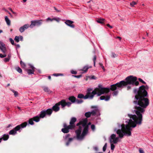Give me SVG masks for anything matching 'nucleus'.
I'll return each instance as SVG.
<instances>
[{
	"label": "nucleus",
	"instance_id": "obj_2",
	"mask_svg": "<svg viewBox=\"0 0 153 153\" xmlns=\"http://www.w3.org/2000/svg\"><path fill=\"white\" fill-rule=\"evenodd\" d=\"M87 119L85 118L80 121L77 123L76 126H79V128L75 131L76 137L77 140H82L85 136L88 134V125L91 124L89 123L87 124Z\"/></svg>",
	"mask_w": 153,
	"mask_h": 153
},
{
	"label": "nucleus",
	"instance_id": "obj_63",
	"mask_svg": "<svg viewBox=\"0 0 153 153\" xmlns=\"http://www.w3.org/2000/svg\"><path fill=\"white\" fill-rule=\"evenodd\" d=\"M7 12L9 14V15H10V16L11 17H13V16L12 15H11V13L9 12L8 11H7Z\"/></svg>",
	"mask_w": 153,
	"mask_h": 153
},
{
	"label": "nucleus",
	"instance_id": "obj_7",
	"mask_svg": "<svg viewBox=\"0 0 153 153\" xmlns=\"http://www.w3.org/2000/svg\"><path fill=\"white\" fill-rule=\"evenodd\" d=\"M91 108L94 109L91 112H90L91 115L92 116H95L96 115L98 116L100 115V110L97 106H92Z\"/></svg>",
	"mask_w": 153,
	"mask_h": 153
},
{
	"label": "nucleus",
	"instance_id": "obj_41",
	"mask_svg": "<svg viewBox=\"0 0 153 153\" xmlns=\"http://www.w3.org/2000/svg\"><path fill=\"white\" fill-rule=\"evenodd\" d=\"M9 40L12 45H14V41L12 39L10 38L9 39Z\"/></svg>",
	"mask_w": 153,
	"mask_h": 153
},
{
	"label": "nucleus",
	"instance_id": "obj_5",
	"mask_svg": "<svg viewBox=\"0 0 153 153\" xmlns=\"http://www.w3.org/2000/svg\"><path fill=\"white\" fill-rule=\"evenodd\" d=\"M71 102H66L65 100H63L56 103L51 109L52 111L53 110L55 112H57L59 110V105H61L62 108H64L66 106L69 107L71 105Z\"/></svg>",
	"mask_w": 153,
	"mask_h": 153
},
{
	"label": "nucleus",
	"instance_id": "obj_56",
	"mask_svg": "<svg viewBox=\"0 0 153 153\" xmlns=\"http://www.w3.org/2000/svg\"><path fill=\"white\" fill-rule=\"evenodd\" d=\"M54 9L56 10V11L57 12H60L61 11L60 10H58V9L55 7H53Z\"/></svg>",
	"mask_w": 153,
	"mask_h": 153
},
{
	"label": "nucleus",
	"instance_id": "obj_59",
	"mask_svg": "<svg viewBox=\"0 0 153 153\" xmlns=\"http://www.w3.org/2000/svg\"><path fill=\"white\" fill-rule=\"evenodd\" d=\"M16 49L19 48L20 47V45L19 44H16Z\"/></svg>",
	"mask_w": 153,
	"mask_h": 153
},
{
	"label": "nucleus",
	"instance_id": "obj_27",
	"mask_svg": "<svg viewBox=\"0 0 153 153\" xmlns=\"http://www.w3.org/2000/svg\"><path fill=\"white\" fill-rule=\"evenodd\" d=\"M83 102V101L82 100H78L76 99V102L77 104H80L82 103Z\"/></svg>",
	"mask_w": 153,
	"mask_h": 153
},
{
	"label": "nucleus",
	"instance_id": "obj_50",
	"mask_svg": "<svg viewBox=\"0 0 153 153\" xmlns=\"http://www.w3.org/2000/svg\"><path fill=\"white\" fill-rule=\"evenodd\" d=\"M118 93V92L117 91H114L113 93V95L114 96H115V95H116Z\"/></svg>",
	"mask_w": 153,
	"mask_h": 153
},
{
	"label": "nucleus",
	"instance_id": "obj_30",
	"mask_svg": "<svg viewBox=\"0 0 153 153\" xmlns=\"http://www.w3.org/2000/svg\"><path fill=\"white\" fill-rule=\"evenodd\" d=\"M16 70L19 73H21L22 72V69L19 67H17L16 68Z\"/></svg>",
	"mask_w": 153,
	"mask_h": 153
},
{
	"label": "nucleus",
	"instance_id": "obj_58",
	"mask_svg": "<svg viewBox=\"0 0 153 153\" xmlns=\"http://www.w3.org/2000/svg\"><path fill=\"white\" fill-rule=\"evenodd\" d=\"M106 25L108 27H109L110 28H112V26H111L109 24H107Z\"/></svg>",
	"mask_w": 153,
	"mask_h": 153
},
{
	"label": "nucleus",
	"instance_id": "obj_8",
	"mask_svg": "<svg viewBox=\"0 0 153 153\" xmlns=\"http://www.w3.org/2000/svg\"><path fill=\"white\" fill-rule=\"evenodd\" d=\"M42 20L32 21L30 27L32 28L35 26H39L42 24Z\"/></svg>",
	"mask_w": 153,
	"mask_h": 153
},
{
	"label": "nucleus",
	"instance_id": "obj_12",
	"mask_svg": "<svg viewBox=\"0 0 153 153\" xmlns=\"http://www.w3.org/2000/svg\"><path fill=\"white\" fill-rule=\"evenodd\" d=\"M76 121V119L75 117H73L71 119L70 122V125H69V126H71V127L73 129L75 127V125L74 124V123Z\"/></svg>",
	"mask_w": 153,
	"mask_h": 153
},
{
	"label": "nucleus",
	"instance_id": "obj_64",
	"mask_svg": "<svg viewBox=\"0 0 153 153\" xmlns=\"http://www.w3.org/2000/svg\"><path fill=\"white\" fill-rule=\"evenodd\" d=\"M12 13H13L15 16H16L17 15V13H16L14 12L13 11Z\"/></svg>",
	"mask_w": 153,
	"mask_h": 153
},
{
	"label": "nucleus",
	"instance_id": "obj_46",
	"mask_svg": "<svg viewBox=\"0 0 153 153\" xmlns=\"http://www.w3.org/2000/svg\"><path fill=\"white\" fill-rule=\"evenodd\" d=\"M91 128L92 130L94 131L95 128V126L94 124L92 125L91 126Z\"/></svg>",
	"mask_w": 153,
	"mask_h": 153
},
{
	"label": "nucleus",
	"instance_id": "obj_54",
	"mask_svg": "<svg viewBox=\"0 0 153 153\" xmlns=\"http://www.w3.org/2000/svg\"><path fill=\"white\" fill-rule=\"evenodd\" d=\"M19 39H20V40L21 41H22L23 40V37L22 36H19Z\"/></svg>",
	"mask_w": 153,
	"mask_h": 153
},
{
	"label": "nucleus",
	"instance_id": "obj_61",
	"mask_svg": "<svg viewBox=\"0 0 153 153\" xmlns=\"http://www.w3.org/2000/svg\"><path fill=\"white\" fill-rule=\"evenodd\" d=\"M12 124H9L8 125V126H7V128H9L10 127L12 126Z\"/></svg>",
	"mask_w": 153,
	"mask_h": 153
},
{
	"label": "nucleus",
	"instance_id": "obj_62",
	"mask_svg": "<svg viewBox=\"0 0 153 153\" xmlns=\"http://www.w3.org/2000/svg\"><path fill=\"white\" fill-rule=\"evenodd\" d=\"M70 143L67 141L66 143V145L67 146H68L69 144H70Z\"/></svg>",
	"mask_w": 153,
	"mask_h": 153
},
{
	"label": "nucleus",
	"instance_id": "obj_28",
	"mask_svg": "<svg viewBox=\"0 0 153 153\" xmlns=\"http://www.w3.org/2000/svg\"><path fill=\"white\" fill-rule=\"evenodd\" d=\"M33 119L31 118L28 121L29 124H30L31 125H33L34 124V122H33Z\"/></svg>",
	"mask_w": 153,
	"mask_h": 153
},
{
	"label": "nucleus",
	"instance_id": "obj_45",
	"mask_svg": "<svg viewBox=\"0 0 153 153\" xmlns=\"http://www.w3.org/2000/svg\"><path fill=\"white\" fill-rule=\"evenodd\" d=\"M10 60L9 57L5 58L4 59V61L5 62H8Z\"/></svg>",
	"mask_w": 153,
	"mask_h": 153
},
{
	"label": "nucleus",
	"instance_id": "obj_13",
	"mask_svg": "<svg viewBox=\"0 0 153 153\" xmlns=\"http://www.w3.org/2000/svg\"><path fill=\"white\" fill-rule=\"evenodd\" d=\"M0 49L2 52L5 53L6 52V48L5 44L2 42H0Z\"/></svg>",
	"mask_w": 153,
	"mask_h": 153
},
{
	"label": "nucleus",
	"instance_id": "obj_18",
	"mask_svg": "<svg viewBox=\"0 0 153 153\" xmlns=\"http://www.w3.org/2000/svg\"><path fill=\"white\" fill-rule=\"evenodd\" d=\"M100 100H104L105 101H108L110 99V96L109 95L102 96L100 97Z\"/></svg>",
	"mask_w": 153,
	"mask_h": 153
},
{
	"label": "nucleus",
	"instance_id": "obj_26",
	"mask_svg": "<svg viewBox=\"0 0 153 153\" xmlns=\"http://www.w3.org/2000/svg\"><path fill=\"white\" fill-rule=\"evenodd\" d=\"M85 115L87 118L90 117L91 115L90 112H88L85 113Z\"/></svg>",
	"mask_w": 153,
	"mask_h": 153
},
{
	"label": "nucleus",
	"instance_id": "obj_51",
	"mask_svg": "<svg viewBox=\"0 0 153 153\" xmlns=\"http://www.w3.org/2000/svg\"><path fill=\"white\" fill-rule=\"evenodd\" d=\"M71 73L72 74H77V72L75 71L72 70L71 71Z\"/></svg>",
	"mask_w": 153,
	"mask_h": 153
},
{
	"label": "nucleus",
	"instance_id": "obj_25",
	"mask_svg": "<svg viewBox=\"0 0 153 153\" xmlns=\"http://www.w3.org/2000/svg\"><path fill=\"white\" fill-rule=\"evenodd\" d=\"M43 89L44 91L45 92H49V93L50 92L49 89L47 87H45V86L44 87H43Z\"/></svg>",
	"mask_w": 153,
	"mask_h": 153
},
{
	"label": "nucleus",
	"instance_id": "obj_47",
	"mask_svg": "<svg viewBox=\"0 0 153 153\" xmlns=\"http://www.w3.org/2000/svg\"><path fill=\"white\" fill-rule=\"evenodd\" d=\"M139 151L140 153H145L143 150L141 148H140L139 149Z\"/></svg>",
	"mask_w": 153,
	"mask_h": 153
},
{
	"label": "nucleus",
	"instance_id": "obj_14",
	"mask_svg": "<svg viewBox=\"0 0 153 153\" xmlns=\"http://www.w3.org/2000/svg\"><path fill=\"white\" fill-rule=\"evenodd\" d=\"M29 27L30 25L29 24L25 25L20 28L19 29V31L21 33H22L25 30L27 29Z\"/></svg>",
	"mask_w": 153,
	"mask_h": 153
},
{
	"label": "nucleus",
	"instance_id": "obj_11",
	"mask_svg": "<svg viewBox=\"0 0 153 153\" xmlns=\"http://www.w3.org/2000/svg\"><path fill=\"white\" fill-rule=\"evenodd\" d=\"M65 23L68 26L72 28H74L75 27V25L72 24L74 22L73 21L69 20H67L65 22Z\"/></svg>",
	"mask_w": 153,
	"mask_h": 153
},
{
	"label": "nucleus",
	"instance_id": "obj_23",
	"mask_svg": "<svg viewBox=\"0 0 153 153\" xmlns=\"http://www.w3.org/2000/svg\"><path fill=\"white\" fill-rule=\"evenodd\" d=\"M119 138L118 137H116L115 139H114L112 140H110V143H113L114 144H116L117 143L118 140Z\"/></svg>",
	"mask_w": 153,
	"mask_h": 153
},
{
	"label": "nucleus",
	"instance_id": "obj_42",
	"mask_svg": "<svg viewBox=\"0 0 153 153\" xmlns=\"http://www.w3.org/2000/svg\"><path fill=\"white\" fill-rule=\"evenodd\" d=\"M138 80L140 82H142L143 84H145L146 83V82L145 81H143L142 79L140 78H139L138 79Z\"/></svg>",
	"mask_w": 153,
	"mask_h": 153
},
{
	"label": "nucleus",
	"instance_id": "obj_53",
	"mask_svg": "<svg viewBox=\"0 0 153 153\" xmlns=\"http://www.w3.org/2000/svg\"><path fill=\"white\" fill-rule=\"evenodd\" d=\"M117 56V55H116V54L114 53H112V57H113V58H114L116 57Z\"/></svg>",
	"mask_w": 153,
	"mask_h": 153
},
{
	"label": "nucleus",
	"instance_id": "obj_35",
	"mask_svg": "<svg viewBox=\"0 0 153 153\" xmlns=\"http://www.w3.org/2000/svg\"><path fill=\"white\" fill-rule=\"evenodd\" d=\"M53 75L56 76H62L63 74H54Z\"/></svg>",
	"mask_w": 153,
	"mask_h": 153
},
{
	"label": "nucleus",
	"instance_id": "obj_24",
	"mask_svg": "<svg viewBox=\"0 0 153 153\" xmlns=\"http://www.w3.org/2000/svg\"><path fill=\"white\" fill-rule=\"evenodd\" d=\"M33 120L36 122H38L40 120V117L38 116H36L33 118Z\"/></svg>",
	"mask_w": 153,
	"mask_h": 153
},
{
	"label": "nucleus",
	"instance_id": "obj_16",
	"mask_svg": "<svg viewBox=\"0 0 153 153\" xmlns=\"http://www.w3.org/2000/svg\"><path fill=\"white\" fill-rule=\"evenodd\" d=\"M27 122H25L22 123L20 125L17 126L16 127H18L19 128V132H20V129L21 128H24L27 125Z\"/></svg>",
	"mask_w": 153,
	"mask_h": 153
},
{
	"label": "nucleus",
	"instance_id": "obj_3",
	"mask_svg": "<svg viewBox=\"0 0 153 153\" xmlns=\"http://www.w3.org/2000/svg\"><path fill=\"white\" fill-rule=\"evenodd\" d=\"M139 82L137 81V78L133 76H130L127 77L125 79V81L122 80L116 84L111 85V88L109 89L112 91H114L117 89L120 88H123L124 86L127 85V84H134L138 85ZM109 91L108 92H109Z\"/></svg>",
	"mask_w": 153,
	"mask_h": 153
},
{
	"label": "nucleus",
	"instance_id": "obj_20",
	"mask_svg": "<svg viewBox=\"0 0 153 153\" xmlns=\"http://www.w3.org/2000/svg\"><path fill=\"white\" fill-rule=\"evenodd\" d=\"M96 21L97 23L103 25L105 22V20L103 18H101L98 19Z\"/></svg>",
	"mask_w": 153,
	"mask_h": 153
},
{
	"label": "nucleus",
	"instance_id": "obj_19",
	"mask_svg": "<svg viewBox=\"0 0 153 153\" xmlns=\"http://www.w3.org/2000/svg\"><path fill=\"white\" fill-rule=\"evenodd\" d=\"M68 99L69 101H71V103H74L75 102L76 100V97L74 96H71L70 97L68 98Z\"/></svg>",
	"mask_w": 153,
	"mask_h": 153
},
{
	"label": "nucleus",
	"instance_id": "obj_17",
	"mask_svg": "<svg viewBox=\"0 0 153 153\" xmlns=\"http://www.w3.org/2000/svg\"><path fill=\"white\" fill-rule=\"evenodd\" d=\"M2 136V137L0 138V143L2 140L6 141L7 140L9 137V135L7 134H4Z\"/></svg>",
	"mask_w": 153,
	"mask_h": 153
},
{
	"label": "nucleus",
	"instance_id": "obj_29",
	"mask_svg": "<svg viewBox=\"0 0 153 153\" xmlns=\"http://www.w3.org/2000/svg\"><path fill=\"white\" fill-rule=\"evenodd\" d=\"M116 135L114 134H112L110 136V138H109V140L110 141V140H112L114 139H115L116 138Z\"/></svg>",
	"mask_w": 153,
	"mask_h": 153
},
{
	"label": "nucleus",
	"instance_id": "obj_60",
	"mask_svg": "<svg viewBox=\"0 0 153 153\" xmlns=\"http://www.w3.org/2000/svg\"><path fill=\"white\" fill-rule=\"evenodd\" d=\"M94 150H95L96 151H97L98 150V148L97 147L95 146V147H94Z\"/></svg>",
	"mask_w": 153,
	"mask_h": 153
},
{
	"label": "nucleus",
	"instance_id": "obj_36",
	"mask_svg": "<svg viewBox=\"0 0 153 153\" xmlns=\"http://www.w3.org/2000/svg\"><path fill=\"white\" fill-rule=\"evenodd\" d=\"M11 91L14 93V95L15 97H16L18 96V93L17 91H15L13 90H11Z\"/></svg>",
	"mask_w": 153,
	"mask_h": 153
},
{
	"label": "nucleus",
	"instance_id": "obj_1",
	"mask_svg": "<svg viewBox=\"0 0 153 153\" xmlns=\"http://www.w3.org/2000/svg\"><path fill=\"white\" fill-rule=\"evenodd\" d=\"M134 93L136 94L134 100L133 102L134 105L135 113L137 114L132 115L128 114V116L130 118L128 121H126L128 124L125 126L124 124L119 125L121 129H117L116 128L114 130L116 131L117 134L119 135L120 138H123L124 135L129 136L131 135V127L134 128L136 126V124L140 125L142 120V115L141 113H143L146 108L149 104L148 99L145 97L147 96L148 93L146 90V87L144 85L140 86L139 89H135L133 90Z\"/></svg>",
	"mask_w": 153,
	"mask_h": 153
},
{
	"label": "nucleus",
	"instance_id": "obj_44",
	"mask_svg": "<svg viewBox=\"0 0 153 153\" xmlns=\"http://www.w3.org/2000/svg\"><path fill=\"white\" fill-rule=\"evenodd\" d=\"M115 147V146L112 143H111V149L112 150H113Z\"/></svg>",
	"mask_w": 153,
	"mask_h": 153
},
{
	"label": "nucleus",
	"instance_id": "obj_37",
	"mask_svg": "<svg viewBox=\"0 0 153 153\" xmlns=\"http://www.w3.org/2000/svg\"><path fill=\"white\" fill-rule=\"evenodd\" d=\"M53 20H55L57 21L58 22H59L60 19L59 18H56V17H54L53 18Z\"/></svg>",
	"mask_w": 153,
	"mask_h": 153
},
{
	"label": "nucleus",
	"instance_id": "obj_43",
	"mask_svg": "<svg viewBox=\"0 0 153 153\" xmlns=\"http://www.w3.org/2000/svg\"><path fill=\"white\" fill-rule=\"evenodd\" d=\"M6 56H7V55L5 53H4V54H2L1 53H0V57L1 58L5 57Z\"/></svg>",
	"mask_w": 153,
	"mask_h": 153
},
{
	"label": "nucleus",
	"instance_id": "obj_52",
	"mask_svg": "<svg viewBox=\"0 0 153 153\" xmlns=\"http://www.w3.org/2000/svg\"><path fill=\"white\" fill-rule=\"evenodd\" d=\"M50 21L51 22L53 21V19H51L50 17H48L46 19V21L47 22H48V21Z\"/></svg>",
	"mask_w": 153,
	"mask_h": 153
},
{
	"label": "nucleus",
	"instance_id": "obj_34",
	"mask_svg": "<svg viewBox=\"0 0 153 153\" xmlns=\"http://www.w3.org/2000/svg\"><path fill=\"white\" fill-rule=\"evenodd\" d=\"M20 63L21 64V66L23 67V68H25L26 67V65L23 62H22V61H21L20 62Z\"/></svg>",
	"mask_w": 153,
	"mask_h": 153
},
{
	"label": "nucleus",
	"instance_id": "obj_38",
	"mask_svg": "<svg viewBox=\"0 0 153 153\" xmlns=\"http://www.w3.org/2000/svg\"><path fill=\"white\" fill-rule=\"evenodd\" d=\"M14 40L16 42H19V36H16L14 39Z\"/></svg>",
	"mask_w": 153,
	"mask_h": 153
},
{
	"label": "nucleus",
	"instance_id": "obj_21",
	"mask_svg": "<svg viewBox=\"0 0 153 153\" xmlns=\"http://www.w3.org/2000/svg\"><path fill=\"white\" fill-rule=\"evenodd\" d=\"M91 66H88L86 65L84 66L82 69L81 70L82 71H83L82 73H84L85 72H86L88 69L90 68H91Z\"/></svg>",
	"mask_w": 153,
	"mask_h": 153
},
{
	"label": "nucleus",
	"instance_id": "obj_9",
	"mask_svg": "<svg viewBox=\"0 0 153 153\" xmlns=\"http://www.w3.org/2000/svg\"><path fill=\"white\" fill-rule=\"evenodd\" d=\"M63 126L64 128L62 129L61 131L64 133H67L69 132L70 129H72L73 128L71 127V126H67V124L64 123H63Z\"/></svg>",
	"mask_w": 153,
	"mask_h": 153
},
{
	"label": "nucleus",
	"instance_id": "obj_48",
	"mask_svg": "<svg viewBox=\"0 0 153 153\" xmlns=\"http://www.w3.org/2000/svg\"><path fill=\"white\" fill-rule=\"evenodd\" d=\"M73 76L74 77L79 78L81 77L82 76V75H73Z\"/></svg>",
	"mask_w": 153,
	"mask_h": 153
},
{
	"label": "nucleus",
	"instance_id": "obj_6",
	"mask_svg": "<svg viewBox=\"0 0 153 153\" xmlns=\"http://www.w3.org/2000/svg\"><path fill=\"white\" fill-rule=\"evenodd\" d=\"M52 112V110L49 108L47 110H43L41 111L39 114V117L40 118H43L46 115L50 116Z\"/></svg>",
	"mask_w": 153,
	"mask_h": 153
},
{
	"label": "nucleus",
	"instance_id": "obj_22",
	"mask_svg": "<svg viewBox=\"0 0 153 153\" xmlns=\"http://www.w3.org/2000/svg\"><path fill=\"white\" fill-rule=\"evenodd\" d=\"M5 20L7 23V24L8 26H10V21L8 19L7 16L5 17Z\"/></svg>",
	"mask_w": 153,
	"mask_h": 153
},
{
	"label": "nucleus",
	"instance_id": "obj_39",
	"mask_svg": "<svg viewBox=\"0 0 153 153\" xmlns=\"http://www.w3.org/2000/svg\"><path fill=\"white\" fill-rule=\"evenodd\" d=\"M107 146V143H105L103 147L102 150L103 152H105V151L106 149Z\"/></svg>",
	"mask_w": 153,
	"mask_h": 153
},
{
	"label": "nucleus",
	"instance_id": "obj_4",
	"mask_svg": "<svg viewBox=\"0 0 153 153\" xmlns=\"http://www.w3.org/2000/svg\"><path fill=\"white\" fill-rule=\"evenodd\" d=\"M100 89H97L96 90H93L91 93V89L89 88L88 89L86 94L85 96L84 95L83 99H86L88 98L92 99L94 95L97 94L98 96H100L105 93H107L109 91V89L106 88H102L99 87Z\"/></svg>",
	"mask_w": 153,
	"mask_h": 153
},
{
	"label": "nucleus",
	"instance_id": "obj_32",
	"mask_svg": "<svg viewBox=\"0 0 153 153\" xmlns=\"http://www.w3.org/2000/svg\"><path fill=\"white\" fill-rule=\"evenodd\" d=\"M77 97H78V98H80V99H81V98H83L84 95L83 94H79L78 95Z\"/></svg>",
	"mask_w": 153,
	"mask_h": 153
},
{
	"label": "nucleus",
	"instance_id": "obj_15",
	"mask_svg": "<svg viewBox=\"0 0 153 153\" xmlns=\"http://www.w3.org/2000/svg\"><path fill=\"white\" fill-rule=\"evenodd\" d=\"M30 68L31 69H28L27 70V71L28 75L34 74L35 68L32 65H30Z\"/></svg>",
	"mask_w": 153,
	"mask_h": 153
},
{
	"label": "nucleus",
	"instance_id": "obj_33",
	"mask_svg": "<svg viewBox=\"0 0 153 153\" xmlns=\"http://www.w3.org/2000/svg\"><path fill=\"white\" fill-rule=\"evenodd\" d=\"M137 4V3L134 1H133L132 2L130 3V5L132 7H134V5Z\"/></svg>",
	"mask_w": 153,
	"mask_h": 153
},
{
	"label": "nucleus",
	"instance_id": "obj_57",
	"mask_svg": "<svg viewBox=\"0 0 153 153\" xmlns=\"http://www.w3.org/2000/svg\"><path fill=\"white\" fill-rule=\"evenodd\" d=\"M96 78H97L95 76H92L91 77V79H96Z\"/></svg>",
	"mask_w": 153,
	"mask_h": 153
},
{
	"label": "nucleus",
	"instance_id": "obj_31",
	"mask_svg": "<svg viewBox=\"0 0 153 153\" xmlns=\"http://www.w3.org/2000/svg\"><path fill=\"white\" fill-rule=\"evenodd\" d=\"M128 84H127V85ZM129 85H131L128 86L127 87V90H129L132 87H133L134 85L136 86L137 85H135L134 84H129Z\"/></svg>",
	"mask_w": 153,
	"mask_h": 153
},
{
	"label": "nucleus",
	"instance_id": "obj_40",
	"mask_svg": "<svg viewBox=\"0 0 153 153\" xmlns=\"http://www.w3.org/2000/svg\"><path fill=\"white\" fill-rule=\"evenodd\" d=\"M96 55H94V57L93 58V60L94 61V65L95 66V61H96Z\"/></svg>",
	"mask_w": 153,
	"mask_h": 153
},
{
	"label": "nucleus",
	"instance_id": "obj_55",
	"mask_svg": "<svg viewBox=\"0 0 153 153\" xmlns=\"http://www.w3.org/2000/svg\"><path fill=\"white\" fill-rule=\"evenodd\" d=\"M73 138H69L68 139V141L70 143L72 141V140H73Z\"/></svg>",
	"mask_w": 153,
	"mask_h": 153
},
{
	"label": "nucleus",
	"instance_id": "obj_10",
	"mask_svg": "<svg viewBox=\"0 0 153 153\" xmlns=\"http://www.w3.org/2000/svg\"><path fill=\"white\" fill-rule=\"evenodd\" d=\"M17 131H19V128L18 127H16V126L13 129L10 131L9 134L10 135H15L17 134Z\"/></svg>",
	"mask_w": 153,
	"mask_h": 153
},
{
	"label": "nucleus",
	"instance_id": "obj_49",
	"mask_svg": "<svg viewBox=\"0 0 153 153\" xmlns=\"http://www.w3.org/2000/svg\"><path fill=\"white\" fill-rule=\"evenodd\" d=\"M70 136V134H67L65 136V137H64V139L65 140H67Z\"/></svg>",
	"mask_w": 153,
	"mask_h": 153
}]
</instances>
